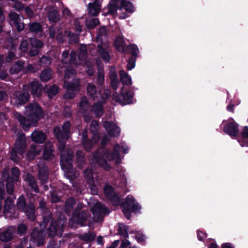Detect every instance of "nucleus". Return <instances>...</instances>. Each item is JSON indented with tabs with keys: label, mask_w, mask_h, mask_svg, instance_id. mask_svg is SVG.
I'll list each match as a JSON object with an SVG mask.
<instances>
[{
	"label": "nucleus",
	"mask_w": 248,
	"mask_h": 248,
	"mask_svg": "<svg viewBox=\"0 0 248 248\" xmlns=\"http://www.w3.org/2000/svg\"><path fill=\"white\" fill-rule=\"evenodd\" d=\"M25 200L23 196H20L17 202V206L18 209L22 210L24 209L25 206Z\"/></svg>",
	"instance_id": "49"
},
{
	"label": "nucleus",
	"mask_w": 248,
	"mask_h": 248,
	"mask_svg": "<svg viewBox=\"0 0 248 248\" xmlns=\"http://www.w3.org/2000/svg\"><path fill=\"white\" fill-rule=\"evenodd\" d=\"M58 92V88L56 86H52L47 91V93L49 98L55 95Z\"/></svg>",
	"instance_id": "47"
},
{
	"label": "nucleus",
	"mask_w": 248,
	"mask_h": 248,
	"mask_svg": "<svg viewBox=\"0 0 248 248\" xmlns=\"http://www.w3.org/2000/svg\"><path fill=\"white\" fill-rule=\"evenodd\" d=\"M119 232L124 237L128 236L127 227L123 224H119Z\"/></svg>",
	"instance_id": "46"
},
{
	"label": "nucleus",
	"mask_w": 248,
	"mask_h": 248,
	"mask_svg": "<svg viewBox=\"0 0 248 248\" xmlns=\"http://www.w3.org/2000/svg\"><path fill=\"white\" fill-rule=\"evenodd\" d=\"M32 141L37 143H42L45 139V134L41 131H34L31 135Z\"/></svg>",
	"instance_id": "27"
},
{
	"label": "nucleus",
	"mask_w": 248,
	"mask_h": 248,
	"mask_svg": "<svg viewBox=\"0 0 248 248\" xmlns=\"http://www.w3.org/2000/svg\"><path fill=\"white\" fill-rule=\"evenodd\" d=\"M28 88L27 91L30 90L32 94L35 97H39L41 95L42 89L37 81L32 82L30 85H27Z\"/></svg>",
	"instance_id": "20"
},
{
	"label": "nucleus",
	"mask_w": 248,
	"mask_h": 248,
	"mask_svg": "<svg viewBox=\"0 0 248 248\" xmlns=\"http://www.w3.org/2000/svg\"><path fill=\"white\" fill-rule=\"evenodd\" d=\"M13 7L16 10L19 11L20 10L22 9V8H23V5L21 2L19 1H16Z\"/></svg>",
	"instance_id": "63"
},
{
	"label": "nucleus",
	"mask_w": 248,
	"mask_h": 248,
	"mask_svg": "<svg viewBox=\"0 0 248 248\" xmlns=\"http://www.w3.org/2000/svg\"><path fill=\"white\" fill-rule=\"evenodd\" d=\"M79 107L81 109L84 110L89 108L88 102L86 97L83 96L81 97L79 102Z\"/></svg>",
	"instance_id": "45"
},
{
	"label": "nucleus",
	"mask_w": 248,
	"mask_h": 248,
	"mask_svg": "<svg viewBox=\"0 0 248 248\" xmlns=\"http://www.w3.org/2000/svg\"><path fill=\"white\" fill-rule=\"evenodd\" d=\"M28 88L27 86H24L22 91L16 92L11 102L16 105H21L25 103L29 98V93L27 91Z\"/></svg>",
	"instance_id": "8"
},
{
	"label": "nucleus",
	"mask_w": 248,
	"mask_h": 248,
	"mask_svg": "<svg viewBox=\"0 0 248 248\" xmlns=\"http://www.w3.org/2000/svg\"><path fill=\"white\" fill-rule=\"evenodd\" d=\"M119 0H111L108 6V13L114 14L118 9V2Z\"/></svg>",
	"instance_id": "34"
},
{
	"label": "nucleus",
	"mask_w": 248,
	"mask_h": 248,
	"mask_svg": "<svg viewBox=\"0 0 248 248\" xmlns=\"http://www.w3.org/2000/svg\"><path fill=\"white\" fill-rule=\"evenodd\" d=\"M99 23L98 18H89L86 21V25L88 28L92 29L99 24Z\"/></svg>",
	"instance_id": "40"
},
{
	"label": "nucleus",
	"mask_w": 248,
	"mask_h": 248,
	"mask_svg": "<svg viewBox=\"0 0 248 248\" xmlns=\"http://www.w3.org/2000/svg\"><path fill=\"white\" fill-rule=\"evenodd\" d=\"M75 75V72L73 69L66 68L64 76V86L67 88L64 96L66 98H73L76 93L79 90L80 85L78 79H75L71 83L67 81L69 78L73 77Z\"/></svg>",
	"instance_id": "4"
},
{
	"label": "nucleus",
	"mask_w": 248,
	"mask_h": 248,
	"mask_svg": "<svg viewBox=\"0 0 248 248\" xmlns=\"http://www.w3.org/2000/svg\"><path fill=\"white\" fill-rule=\"evenodd\" d=\"M27 229V227L24 224H20L18 226L17 229V232L19 233H23L25 232Z\"/></svg>",
	"instance_id": "61"
},
{
	"label": "nucleus",
	"mask_w": 248,
	"mask_h": 248,
	"mask_svg": "<svg viewBox=\"0 0 248 248\" xmlns=\"http://www.w3.org/2000/svg\"><path fill=\"white\" fill-rule=\"evenodd\" d=\"M104 193L106 196L114 204L117 205L118 204L119 202V197L115 194L113 189L111 186L108 185H105Z\"/></svg>",
	"instance_id": "16"
},
{
	"label": "nucleus",
	"mask_w": 248,
	"mask_h": 248,
	"mask_svg": "<svg viewBox=\"0 0 248 248\" xmlns=\"http://www.w3.org/2000/svg\"><path fill=\"white\" fill-rule=\"evenodd\" d=\"M77 157L78 163L84 162L83 155L81 151H78L77 152Z\"/></svg>",
	"instance_id": "58"
},
{
	"label": "nucleus",
	"mask_w": 248,
	"mask_h": 248,
	"mask_svg": "<svg viewBox=\"0 0 248 248\" xmlns=\"http://www.w3.org/2000/svg\"><path fill=\"white\" fill-rule=\"evenodd\" d=\"M30 30L33 32H38L41 31V27L39 23H33L30 24Z\"/></svg>",
	"instance_id": "48"
},
{
	"label": "nucleus",
	"mask_w": 248,
	"mask_h": 248,
	"mask_svg": "<svg viewBox=\"0 0 248 248\" xmlns=\"http://www.w3.org/2000/svg\"><path fill=\"white\" fill-rule=\"evenodd\" d=\"M70 127V123L68 122H66L64 123L62 127V132L63 134L64 135V138H65L66 140H67L69 137L68 136V134L69 131Z\"/></svg>",
	"instance_id": "44"
},
{
	"label": "nucleus",
	"mask_w": 248,
	"mask_h": 248,
	"mask_svg": "<svg viewBox=\"0 0 248 248\" xmlns=\"http://www.w3.org/2000/svg\"><path fill=\"white\" fill-rule=\"evenodd\" d=\"M130 209L132 212L137 213L140 209V207L135 202L133 196L128 195L126 198L125 202L123 206L122 209L125 217L128 219L130 218Z\"/></svg>",
	"instance_id": "7"
},
{
	"label": "nucleus",
	"mask_w": 248,
	"mask_h": 248,
	"mask_svg": "<svg viewBox=\"0 0 248 248\" xmlns=\"http://www.w3.org/2000/svg\"><path fill=\"white\" fill-rule=\"evenodd\" d=\"M48 17L50 21L57 22L59 20V15L58 12L54 9H52L49 12Z\"/></svg>",
	"instance_id": "38"
},
{
	"label": "nucleus",
	"mask_w": 248,
	"mask_h": 248,
	"mask_svg": "<svg viewBox=\"0 0 248 248\" xmlns=\"http://www.w3.org/2000/svg\"><path fill=\"white\" fill-rule=\"evenodd\" d=\"M25 179L27 180V181L29 183V184L30 185L32 188H33L35 191L37 192V186L35 184L34 179L33 178L31 174H27Z\"/></svg>",
	"instance_id": "41"
},
{
	"label": "nucleus",
	"mask_w": 248,
	"mask_h": 248,
	"mask_svg": "<svg viewBox=\"0 0 248 248\" xmlns=\"http://www.w3.org/2000/svg\"><path fill=\"white\" fill-rule=\"evenodd\" d=\"M14 206V202L11 198H7L5 201L4 207V213L10 212Z\"/></svg>",
	"instance_id": "39"
},
{
	"label": "nucleus",
	"mask_w": 248,
	"mask_h": 248,
	"mask_svg": "<svg viewBox=\"0 0 248 248\" xmlns=\"http://www.w3.org/2000/svg\"><path fill=\"white\" fill-rule=\"evenodd\" d=\"M135 60L132 59H129L127 65V69L129 70H131V69H132L133 68H134L135 67Z\"/></svg>",
	"instance_id": "59"
},
{
	"label": "nucleus",
	"mask_w": 248,
	"mask_h": 248,
	"mask_svg": "<svg viewBox=\"0 0 248 248\" xmlns=\"http://www.w3.org/2000/svg\"><path fill=\"white\" fill-rule=\"evenodd\" d=\"M132 96L133 95L131 93L127 92L124 93L122 90V93L120 95H118L117 93H114L113 95V98L116 102L124 105L132 102Z\"/></svg>",
	"instance_id": "12"
},
{
	"label": "nucleus",
	"mask_w": 248,
	"mask_h": 248,
	"mask_svg": "<svg viewBox=\"0 0 248 248\" xmlns=\"http://www.w3.org/2000/svg\"><path fill=\"white\" fill-rule=\"evenodd\" d=\"M96 163L99 166H101L105 170H109L110 168V166L108 163L102 158V155L97 153L93 155V158L92 159V163Z\"/></svg>",
	"instance_id": "19"
},
{
	"label": "nucleus",
	"mask_w": 248,
	"mask_h": 248,
	"mask_svg": "<svg viewBox=\"0 0 248 248\" xmlns=\"http://www.w3.org/2000/svg\"><path fill=\"white\" fill-rule=\"evenodd\" d=\"M242 135V137L238 140V141L242 147H248V126H246L244 127Z\"/></svg>",
	"instance_id": "24"
},
{
	"label": "nucleus",
	"mask_w": 248,
	"mask_h": 248,
	"mask_svg": "<svg viewBox=\"0 0 248 248\" xmlns=\"http://www.w3.org/2000/svg\"><path fill=\"white\" fill-rule=\"evenodd\" d=\"M129 49L131 51V53L133 55L137 56L139 51L137 46L131 45L129 46Z\"/></svg>",
	"instance_id": "56"
},
{
	"label": "nucleus",
	"mask_w": 248,
	"mask_h": 248,
	"mask_svg": "<svg viewBox=\"0 0 248 248\" xmlns=\"http://www.w3.org/2000/svg\"><path fill=\"white\" fill-rule=\"evenodd\" d=\"M95 236V234L93 232H89L80 235V238L86 241H90L93 240Z\"/></svg>",
	"instance_id": "42"
},
{
	"label": "nucleus",
	"mask_w": 248,
	"mask_h": 248,
	"mask_svg": "<svg viewBox=\"0 0 248 248\" xmlns=\"http://www.w3.org/2000/svg\"><path fill=\"white\" fill-rule=\"evenodd\" d=\"M87 131L85 130L82 134V143L85 149L88 150L91 148L93 143L98 141L99 135L97 133H94L93 137V142L90 140H87Z\"/></svg>",
	"instance_id": "18"
},
{
	"label": "nucleus",
	"mask_w": 248,
	"mask_h": 248,
	"mask_svg": "<svg viewBox=\"0 0 248 248\" xmlns=\"http://www.w3.org/2000/svg\"><path fill=\"white\" fill-rule=\"evenodd\" d=\"M25 213L28 218L30 220H33L35 219L34 206L32 203L29 204Z\"/></svg>",
	"instance_id": "33"
},
{
	"label": "nucleus",
	"mask_w": 248,
	"mask_h": 248,
	"mask_svg": "<svg viewBox=\"0 0 248 248\" xmlns=\"http://www.w3.org/2000/svg\"><path fill=\"white\" fill-rule=\"evenodd\" d=\"M54 132L56 137L59 139V140L62 139H65L64 138V135L63 134L62 131H61V129L59 127H55L54 129Z\"/></svg>",
	"instance_id": "50"
},
{
	"label": "nucleus",
	"mask_w": 248,
	"mask_h": 248,
	"mask_svg": "<svg viewBox=\"0 0 248 248\" xmlns=\"http://www.w3.org/2000/svg\"><path fill=\"white\" fill-rule=\"evenodd\" d=\"M87 91L89 95L93 99L95 98L100 99V102L96 103L93 107L92 110L94 112L96 116L100 117L103 113L102 104L105 100L108 98L109 93L108 91L104 93V94H102L100 93H97L96 91L95 86L93 84H89L87 87Z\"/></svg>",
	"instance_id": "3"
},
{
	"label": "nucleus",
	"mask_w": 248,
	"mask_h": 248,
	"mask_svg": "<svg viewBox=\"0 0 248 248\" xmlns=\"http://www.w3.org/2000/svg\"><path fill=\"white\" fill-rule=\"evenodd\" d=\"M64 145L61 143L59 145V149L61 151V167L64 170L65 175L69 179L72 180L78 175V173H74L72 168V161L73 156L71 151L64 150Z\"/></svg>",
	"instance_id": "2"
},
{
	"label": "nucleus",
	"mask_w": 248,
	"mask_h": 248,
	"mask_svg": "<svg viewBox=\"0 0 248 248\" xmlns=\"http://www.w3.org/2000/svg\"><path fill=\"white\" fill-rule=\"evenodd\" d=\"M120 76L121 81L126 85H131L132 80L131 77L125 71L122 70L120 71Z\"/></svg>",
	"instance_id": "31"
},
{
	"label": "nucleus",
	"mask_w": 248,
	"mask_h": 248,
	"mask_svg": "<svg viewBox=\"0 0 248 248\" xmlns=\"http://www.w3.org/2000/svg\"><path fill=\"white\" fill-rule=\"evenodd\" d=\"M38 168L39 169L38 178L39 180L42 181V183H45L47 179V168L44 165L41 168L40 165H38Z\"/></svg>",
	"instance_id": "28"
},
{
	"label": "nucleus",
	"mask_w": 248,
	"mask_h": 248,
	"mask_svg": "<svg viewBox=\"0 0 248 248\" xmlns=\"http://www.w3.org/2000/svg\"><path fill=\"white\" fill-rule=\"evenodd\" d=\"M86 70L87 74L89 76H92L94 73V71L93 69L92 66H90V63L89 62H86L85 63Z\"/></svg>",
	"instance_id": "54"
},
{
	"label": "nucleus",
	"mask_w": 248,
	"mask_h": 248,
	"mask_svg": "<svg viewBox=\"0 0 248 248\" xmlns=\"http://www.w3.org/2000/svg\"><path fill=\"white\" fill-rule=\"evenodd\" d=\"M9 18L10 24L15 25L18 31H20L24 29V24L17 14L11 12L9 14Z\"/></svg>",
	"instance_id": "13"
},
{
	"label": "nucleus",
	"mask_w": 248,
	"mask_h": 248,
	"mask_svg": "<svg viewBox=\"0 0 248 248\" xmlns=\"http://www.w3.org/2000/svg\"><path fill=\"white\" fill-rule=\"evenodd\" d=\"M42 147L39 145H33L31 146L29 152L27 154L28 157L30 159H32L34 156L40 154Z\"/></svg>",
	"instance_id": "25"
},
{
	"label": "nucleus",
	"mask_w": 248,
	"mask_h": 248,
	"mask_svg": "<svg viewBox=\"0 0 248 248\" xmlns=\"http://www.w3.org/2000/svg\"><path fill=\"white\" fill-rule=\"evenodd\" d=\"M109 77L111 80L116 79L117 78V74L116 71L114 68H111L109 72Z\"/></svg>",
	"instance_id": "57"
},
{
	"label": "nucleus",
	"mask_w": 248,
	"mask_h": 248,
	"mask_svg": "<svg viewBox=\"0 0 248 248\" xmlns=\"http://www.w3.org/2000/svg\"><path fill=\"white\" fill-rule=\"evenodd\" d=\"M101 4L97 1L88 5L89 14L92 16H96L100 13Z\"/></svg>",
	"instance_id": "22"
},
{
	"label": "nucleus",
	"mask_w": 248,
	"mask_h": 248,
	"mask_svg": "<svg viewBox=\"0 0 248 248\" xmlns=\"http://www.w3.org/2000/svg\"><path fill=\"white\" fill-rule=\"evenodd\" d=\"M40 62L43 66H47L51 63L50 59L47 57H42L40 60Z\"/></svg>",
	"instance_id": "51"
},
{
	"label": "nucleus",
	"mask_w": 248,
	"mask_h": 248,
	"mask_svg": "<svg viewBox=\"0 0 248 248\" xmlns=\"http://www.w3.org/2000/svg\"><path fill=\"white\" fill-rule=\"evenodd\" d=\"M25 114L28 119L17 112L14 113V116L25 130H28L31 126H36L38 121L43 117V110L36 103L30 104L26 108Z\"/></svg>",
	"instance_id": "1"
},
{
	"label": "nucleus",
	"mask_w": 248,
	"mask_h": 248,
	"mask_svg": "<svg viewBox=\"0 0 248 248\" xmlns=\"http://www.w3.org/2000/svg\"><path fill=\"white\" fill-rule=\"evenodd\" d=\"M115 47L119 51H124L125 47V43L122 37H118L114 42Z\"/></svg>",
	"instance_id": "36"
},
{
	"label": "nucleus",
	"mask_w": 248,
	"mask_h": 248,
	"mask_svg": "<svg viewBox=\"0 0 248 248\" xmlns=\"http://www.w3.org/2000/svg\"><path fill=\"white\" fill-rule=\"evenodd\" d=\"M31 48L29 51L30 55L33 56L36 55L38 52V49L43 46V43L36 38H31L30 40Z\"/></svg>",
	"instance_id": "17"
},
{
	"label": "nucleus",
	"mask_w": 248,
	"mask_h": 248,
	"mask_svg": "<svg viewBox=\"0 0 248 248\" xmlns=\"http://www.w3.org/2000/svg\"><path fill=\"white\" fill-rule=\"evenodd\" d=\"M92 212L95 221L99 222L103 219L104 215L106 213V209L100 202H97L92 208Z\"/></svg>",
	"instance_id": "11"
},
{
	"label": "nucleus",
	"mask_w": 248,
	"mask_h": 248,
	"mask_svg": "<svg viewBox=\"0 0 248 248\" xmlns=\"http://www.w3.org/2000/svg\"><path fill=\"white\" fill-rule=\"evenodd\" d=\"M120 10L124 9L128 12H132L134 10V7L132 3L125 0H122L121 5L119 7Z\"/></svg>",
	"instance_id": "32"
},
{
	"label": "nucleus",
	"mask_w": 248,
	"mask_h": 248,
	"mask_svg": "<svg viewBox=\"0 0 248 248\" xmlns=\"http://www.w3.org/2000/svg\"><path fill=\"white\" fill-rule=\"evenodd\" d=\"M223 130L226 134L234 139L239 134V124L233 119H231L230 121L224 124Z\"/></svg>",
	"instance_id": "9"
},
{
	"label": "nucleus",
	"mask_w": 248,
	"mask_h": 248,
	"mask_svg": "<svg viewBox=\"0 0 248 248\" xmlns=\"http://www.w3.org/2000/svg\"><path fill=\"white\" fill-rule=\"evenodd\" d=\"M98 66V73L97 77V82L99 84H102L104 81V71L103 69V65L98 62H96Z\"/></svg>",
	"instance_id": "30"
},
{
	"label": "nucleus",
	"mask_w": 248,
	"mask_h": 248,
	"mask_svg": "<svg viewBox=\"0 0 248 248\" xmlns=\"http://www.w3.org/2000/svg\"><path fill=\"white\" fill-rule=\"evenodd\" d=\"M54 156L52 144L50 142L47 143L44 147L43 157L46 160L51 159Z\"/></svg>",
	"instance_id": "23"
},
{
	"label": "nucleus",
	"mask_w": 248,
	"mask_h": 248,
	"mask_svg": "<svg viewBox=\"0 0 248 248\" xmlns=\"http://www.w3.org/2000/svg\"><path fill=\"white\" fill-rule=\"evenodd\" d=\"M120 147L118 144H116L113 148V153H110L108 151H105L104 152V155L108 160H115L116 164L121 163V158L119 155V150Z\"/></svg>",
	"instance_id": "14"
},
{
	"label": "nucleus",
	"mask_w": 248,
	"mask_h": 248,
	"mask_svg": "<svg viewBox=\"0 0 248 248\" xmlns=\"http://www.w3.org/2000/svg\"><path fill=\"white\" fill-rule=\"evenodd\" d=\"M84 174L88 181H92L93 179V173L91 170H86L84 172Z\"/></svg>",
	"instance_id": "52"
},
{
	"label": "nucleus",
	"mask_w": 248,
	"mask_h": 248,
	"mask_svg": "<svg viewBox=\"0 0 248 248\" xmlns=\"http://www.w3.org/2000/svg\"><path fill=\"white\" fill-rule=\"evenodd\" d=\"M44 231H38L35 229L31 233V238L34 240L38 241V245H41L43 244V240L44 237Z\"/></svg>",
	"instance_id": "26"
},
{
	"label": "nucleus",
	"mask_w": 248,
	"mask_h": 248,
	"mask_svg": "<svg viewBox=\"0 0 248 248\" xmlns=\"http://www.w3.org/2000/svg\"><path fill=\"white\" fill-rule=\"evenodd\" d=\"M86 46L85 45H81L80 47V52L78 55V60L80 64H83L86 56Z\"/></svg>",
	"instance_id": "35"
},
{
	"label": "nucleus",
	"mask_w": 248,
	"mask_h": 248,
	"mask_svg": "<svg viewBox=\"0 0 248 248\" xmlns=\"http://www.w3.org/2000/svg\"><path fill=\"white\" fill-rule=\"evenodd\" d=\"M75 204V201L72 198H69L65 202V205L64 207V209L65 212L67 213H70L71 211L73 205Z\"/></svg>",
	"instance_id": "43"
},
{
	"label": "nucleus",
	"mask_w": 248,
	"mask_h": 248,
	"mask_svg": "<svg viewBox=\"0 0 248 248\" xmlns=\"http://www.w3.org/2000/svg\"><path fill=\"white\" fill-rule=\"evenodd\" d=\"M12 174L13 176V180H16L19 175V170L17 168H14L12 170Z\"/></svg>",
	"instance_id": "55"
},
{
	"label": "nucleus",
	"mask_w": 248,
	"mask_h": 248,
	"mask_svg": "<svg viewBox=\"0 0 248 248\" xmlns=\"http://www.w3.org/2000/svg\"><path fill=\"white\" fill-rule=\"evenodd\" d=\"M24 63L21 61L15 62L10 69V73L12 74H17L23 69Z\"/></svg>",
	"instance_id": "29"
},
{
	"label": "nucleus",
	"mask_w": 248,
	"mask_h": 248,
	"mask_svg": "<svg viewBox=\"0 0 248 248\" xmlns=\"http://www.w3.org/2000/svg\"><path fill=\"white\" fill-rule=\"evenodd\" d=\"M7 191V192L11 194L14 190L13 185L12 183L8 182L6 184Z\"/></svg>",
	"instance_id": "64"
},
{
	"label": "nucleus",
	"mask_w": 248,
	"mask_h": 248,
	"mask_svg": "<svg viewBox=\"0 0 248 248\" xmlns=\"http://www.w3.org/2000/svg\"><path fill=\"white\" fill-rule=\"evenodd\" d=\"M106 29L105 27H101L96 36V42L97 43L98 51L102 58L108 62L110 59V56L107 50L108 43L106 36Z\"/></svg>",
	"instance_id": "5"
},
{
	"label": "nucleus",
	"mask_w": 248,
	"mask_h": 248,
	"mask_svg": "<svg viewBox=\"0 0 248 248\" xmlns=\"http://www.w3.org/2000/svg\"><path fill=\"white\" fill-rule=\"evenodd\" d=\"M16 229L14 227H10L4 232L0 233V239L4 242L10 240L14 236Z\"/></svg>",
	"instance_id": "21"
},
{
	"label": "nucleus",
	"mask_w": 248,
	"mask_h": 248,
	"mask_svg": "<svg viewBox=\"0 0 248 248\" xmlns=\"http://www.w3.org/2000/svg\"><path fill=\"white\" fill-rule=\"evenodd\" d=\"M28 43L27 40H23L21 43L19 49L23 52H26L28 50Z\"/></svg>",
	"instance_id": "53"
},
{
	"label": "nucleus",
	"mask_w": 248,
	"mask_h": 248,
	"mask_svg": "<svg viewBox=\"0 0 248 248\" xmlns=\"http://www.w3.org/2000/svg\"><path fill=\"white\" fill-rule=\"evenodd\" d=\"M52 76V72L49 69H46L43 71L40 76V78L43 81L49 80Z\"/></svg>",
	"instance_id": "37"
},
{
	"label": "nucleus",
	"mask_w": 248,
	"mask_h": 248,
	"mask_svg": "<svg viewBox=\"0 0 248 248\" xmlns=\"http://www.w3.org/2000/svg\"><path fill=\"white\" fill-rule=\"evenodd\" d=\"M65 222L66 219L64 218L58 221L53 222L49 228V235L54 236L56 235H61Z\"/></svg>",
	"instance_id": "10"
},
{
	"label": "nucleus",
	"mask_w": 248,
	"mask_h": 248,
	"mask_svg": "<svg viewBox=\"0 0 248 248\" xmlns=\"http://www.w3.org/2000/svg\"><path fill=\"white\" fill-rule=\"evenodd\" d=\"M119 83V82L118 79L111 80V85L112 88L115 90L117 89Z\"/></svg>",
	"instance_id": "62"
},
{
	"label": "nucleus",
	"mask_w": 248,
	"mask_h": 248,
	"mask_svg": "<svg viewBox=\"0 0 248 248\" xmlns=\"http://www.w3.org/2000/svg\"><path fill=\"white\" fill-rule=\"evenodd\" d=\"M26 147L25 137L24 134H20L16 142L15 148L11 152V159L15 162L17 163L19 160V157L17 154L22 155L24 153Z\"/></svg>",
	"instance_id": "6"
},
{
	"label": "nucleus",
	"mask_w": 248,
	"mask_h": 248,
	"mask_svg": "<svg viewBox=\"0 0 248 248\" xmlns=\"http://www.w3.org/2000/svg\"><path fill=\"white\" fill-rule=\"evenodd\" d=\"M104 126L110 137H116L120 135V129L114 123L105 122L104 123Z\"/></svg>",
	"instance_id": "15"
},
{
	"label": "nucleus",
	"mask_w": 248,
	"mask_h": 248,
	"mask_svg": "<svg viewBox=\"0 0 248 248\" xmlns=\"http://www.w3.org/2000/svg\"><path fill=\"white\" fill-rule=\"evenodd\" d=\"M76 54L75 52L72 51L70 55V62L72 64H78L76 59Z\"/></svg>",
	"instance_id": "60"
}]
</instances>
